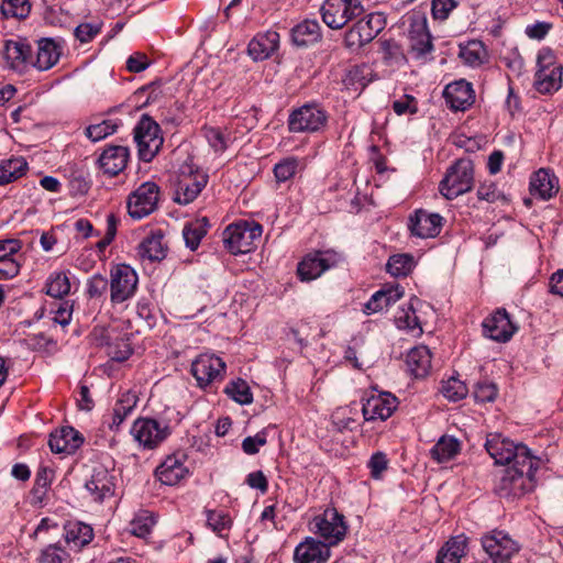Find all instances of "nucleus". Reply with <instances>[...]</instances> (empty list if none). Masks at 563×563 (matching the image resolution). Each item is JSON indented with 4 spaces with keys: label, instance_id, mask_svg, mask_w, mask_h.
Returning <instances> with one entry per match:
<instances>
[{
    "label": "nucleus",
    "instance_id": "f257e3e1",
    "mask_svg": "<svg viewBox=\"0 0 563 563\" xmlns=\"http://www.w3.org/2000/svg\"><path fill=\"white\" fill-rule=\"evenodd\" d=\"M539 456L529 459V463L515 465L504 470L503 475L495 485V493L505 499L519 498L534 489L537 486V471L543 465Z\"/></svg>",
    "mask_w": 563,
    "mask_h": 563
},
{
    "label": "nucleus",
    "instance_id": "f03ea898",
    "mask_svg": "<svg viewBox=\"0 0 563 563\" xmlns=\"http://www.w3.org/2000/svg\"><path fill=\"white\" fill-rule=\"evenodd\" d=\"M208 175L191 161L181 164L175 177L174 201L178 205L192 202L208 184Z\"/></svg>",
    "mask_w": 563,
    "mask_h": 563
},
{
    "label": "nucleus",
    "instance_id": "7ed1b4c3",
    "mask_svg": "<svg viewBox=\"0 0 563 563\" xmlns=\"http://www.w3.org/2000/svg\"><path fill=\"white\" fill-rule=\"evenodd\" d=\"M309 529L322 543L331 548L344 540L349 526L342 514L333 507H328L312 518Z\"/></svg>",
    "mask_w": 563,
    "mask_h": 563
},
{
    "label": "nucleus",
    "instance_id": "20e7f679",
    "mask_svg": "<svg viewBox=\"0 0 563 563\" xmlns=\"http://www.w3.org/2000/svg\"><path fill=\"white\" fill-rule=\"evenodd\" d=\"M485 449L495 463L501 465L509 463L523 465L534 456L527 445L515 443L500 433H489L486 438Z\"/></svg>",
    "mask_w": 563,
    "mask_h": 563
},
{
    "label": "nucleus",
    "instance_id": "39448f33",
    "mask_svg": "<svg viewBox=\"0 0 563 563\" xmlns=\"http://www.w3.org/2000/svg\"><path fill=\"white\" fill-rule=\"evenodd\" d=\"M328 112L317 101L306 102L292 109L288 115L287 125L291 133H317L328 124Z\"/></svg>",
    "mask_w": 563,
    "mask_h": 563
},
{
    "label": "nucleus",
    "instance_id": "423d86ee",
    "mask_svg": "<svg viewBox=\"0 0 563 563\" xmlns=\"http://www.w3.org/2000/svg\"><path fill=\"white\" fill-rule=\"evenodd\" d=\"M474 185V165L468 158L457 159L441 180L440 192L449 200L471 191Z\"/></svg>",
    "mask_w": 563,
    "mask_h": 563
},
{
    "label": "nucleus",
    "instance_id": "0eeeda50",
    "mask_svg": "<svg viewBox=\"0 0 563 563\" xmlns=\"http://www.w3.org/2000/svg\"><path fill=\"white\" fill-rule=\"evenodd\" d=\"M133 134L140 159L146 163L152 162L164 142L158 123L148 114H143L136 123Z\"/></svg>",
    "mask_w": 563,
    "mask_h": 563
},
{
    "label": "nucleus",
    "instance_id": "6e6552de",
    "mask_svg": "<svg viewBox=\"0 0 563 563\" xmlns=\"http://www.w3.org/2000/svg\"><path fill=\"white\" fill-rule=\"evenodd\" d=\"M263 229L258 223H233L223 232V242L225 249L233 255L246 254L255 246V241L260 240Z\"/></svg>",
    "mask_w": 563,
    "mask_h": 563
},
{
    "label": "nucleus",
    "instance_id": "1a4fd4ad",
    "mask_svg": "<svg viewBox=\"0 0 563 563\" xmlns=\"http://www.w3.org/2000/svg\"><path fill=\"white\" fill-rule=\"evenodd\" d=\"M534 88L541 93H551L559 90L562 84V66L556 62L552 49L544 47L537 57Z\"/></svg>",
    "mask_w": 563,
    "mask_h": 563
},
{
    "label": "nucleus",
    "instance_id": "9d476101",
    "mask_svg": "<svg viewBox=\"0 0 563 563\" xmlns=\"http://www.w3.org/2000/svg\"><path fill=\"white\" fill-rule=\"evenodd\" d=\"M320 12L327 26L341 30L350 21L362 15L364 8L361 0H325Z\"/></svg>",
    "mask_w": 563,
    "mask_h": 563
},
{
    "label": "nucleus",
    "instance_id": "9b49d317",
    "mask_svg": "<svg viewBox=\"0 0 563 563\" xmlns=\"http://www.w3.org/2000/svg\"><path fill=\"white\" fill-rule=\"evenodd\" d=\"M481 544L493 563H511L512 556L520 551L518 541L508 532L498 529L484 533Z\"/></svg>",
    "mask_w": 563,
    "mask_h": 563
},
{
    "label": "nucleus",
    "instance_id": "f8f14e48",
    "mask_svg": "<svg viewBox=\"0 0 563 563\" xmlns=\"http://www.w3.org/2000/svg\"><path fill=\"white\" fill-rule=\"evenodd\" d=\"M131 434L140 446L153 450L172 434V428L164 420L139 418L132 424Z\"/></svg>",
    "mask_w": 563,
    "mask_h": 563
},
{
    "label": "nucleus",
    "instance_id": "ddd939ff",
    "mask_svg": "<svg viewBox=\"0 0 563 563\" xmlns=\"http://www.w3.org/2000/svg\"><path fill=\"white\" fill-rule=\"evenodd\" d=\"M139 277L129 265L120 264L110 272V300L113 306L131 299L137 289Z\"/></svg>",
    "mask_w": 563,
    "mask_h": 563
},
{
    "label": "nucleus",
    "instance_id": "4468645a",
    "mask_svg": "<svg viewBox=\"0 0 563 563\" xmlns=\"http://www.w3.org/2000/svg\"><path fill=\"white\" fill-rule=\"evenodd\" d=\"M159 187L154 181H145L128 197V212L133 219H143L157 209Z\"/></svg>",
    "mask_w": 563,
    "mask_h": 563
},
{
    "label": "nucleus",
    "instance_id": "2eb2a0df",
    "mask_svg": "<svg viewBox=\"0 0 563 563\" xmlns=\"http://www.w3.org/2000/svg\"><path fill=\"white\" fill-rule=\"evenodd\" d=\"M341 256L332 251H317L306 255L297 267V274L302 282H310L320 277L325 271L335 267Z\"/></svg>",
    "mask_w": 563,
    "mask_h": 563
},
{
    "label": "nucleus",
    "instance_id": "dca6fc26",
    "mask_svg": "<svg viewBox=\"0 0 563 563\" xmlns=\"http://www.w3.org/2000/svg\"><path fill=\"white\" fill-rule=\"evenodd\" d=\"M225 372V363L213 354H200L191 364V374L200 388L220 382Z\"/></svg>",
    "mask_w": 563,
    "mask_h": 563
},
{
    "label": "nucleus",
    "instance_id": "f3484780",
    "mask_svg": "<svg viewBox=\"0 0 563 563\" xmlns=\"http://www.w3.org/2000/svg\"><path fill=\"white\" fill-rule=\"evenodd\" d=\"M362 412L366 421L387 420L398 406L397 398L390 393L371 391L362 398Z\"/></svg>",
    "mask_w": 563,
    "mask_h": 563
},
{
    "label": "nucleus",
    "instance_id": "a211bd4d",
    "mask_svg": "<svg viewBox=\"0 0 563 563\" xmlns=\"http://www.w3.org/2000/svg\"><path fill=\"white\" fill-rule=\"evenodd\" d=\"M444 219L439 213L417 209L408 217L407 227L412 236L431 239L440 234Z\"/></svg>",
    "mask_w": 563,
    "mask_h": 563
},
{
    "label": "nucleus",
    "instance_id": "6ab92c4d",
    "mask_svg": "<svg viewBox=\"0 0 563 563\" xmlns=\"http://www.w3.org/2000/svg\"><path fill=\"white\" fill-rule=\"evenodd\" d=\"M517 331L518 325L505 308H498L483 321L484 335L496 342H508Z\"/></svg>",
    "mask_w": 563,
    "mask_h": 563
},
{
    "label": "nucleus",
    "instance_id": "aec40b11",
    "mask_svg": "<svg viewBox=\"0 0 563 563\" xmlns=\"http://www.w3.org/2000/svg\"><path fill=\"white\" fill-rule=\"evenodd\" d=\"M408 38L410 52L417 59H426L433 51L432 36L424 16L411 19Z\"/></svg>",
    "mask_w": 563,
    "mask_h": 563
},
{
    "label": "nucleus",
    "instance_id": "412c9836",
    "mask_svg": "<svg viewBox=\"0 0 563 563\" xmlns=\"http://www.w3.org/2000/svg\"><path fill=\"white\" fill-rule=\"evenodd\" d=\"M86 489L95 501L102 503L114 495V475L103 465L93 467L90 479L86 482Z\"/></svg>",
    "mask_w": 563,
    "mask_h": 563
},
{
    "label": "nucleus",
    "instance_id": "4be33fe9",
    "mask_svg": "<svg viewBox=\"0 0 563 563\" xmlns=\"http://www.w3.org/2000/svg\"><path fill=\"white\" fill-rule=\"evenodd\" d=\"M84 443L82 434L70 426L62 427L49 435L48 445L54 453L73 454Z\"/></svg>",
    "mask_w": 563,
    "mask_h": 563
},
{
    "label": "nucleus",
    "instance_id": "5701e85b",
    "mask_svg": "<svg viewBox=\"0 0 563 563\" xmlns=\"http://www.w3.org/2000/svg\"><path fill=\"white\" fill-rule=\"evenodd\" d=\"M446 104L454 111H464L474 103L472 85L466 80L449 84L443 91Z\"/></svg>",
    "mask_w": 563,
    "mask_h": 563
},
{
    "label": "nucleus",
    "instance_id": "b1692460",
    "mask_svg": "<svg viewBox=\"0 0 563 563\" xmlns=\"http://www.w3.org/2000/svg\"><path fill=\"white\" fill-rule=\"evenodd\" d=\"M331 554L330 547L320 540L307 538L294 552L296 563H327Z\"/></svg>",
    "mask_w": 563,
    "mask_h": 563
},
{
    "label": "nucleus",
    "instance_id": "393cba45",
    "mask_svg": "<svg viewBox=\"0 0 563 563\" xmlns=\"http://www.w3.org/2000/svg\"><path fill=\"white\" fill-rule=\"evenodd\" d=\"M2 55L12 69L22 70L32 63V48L24 40L5 41Z\"/></svg>",
    "mask_w": 563,
    "mask_h": 563
},
{
    "label": "nucleus",
    "instance_id": "a878e982",
    "mask_svg": "<svg viewBox=\"0 0 563 563\" xmlns=\"http://www.w3.org/2000/svg\"><path fill=\"white\" fill-rule=\"evenodd\" d=\"M129 150L125 146L113 145L106 148L99 157L100 168L113 177L121 173L128 163Z\"/></svg>",
    "mask_w": 563,
    "mask_h": 563
},
{
    "label": "nucleus",
    "instance_id": "bb28decb",
    "mask_svg": "<svg viewBox=\"0 0 563 563\" xmlns=\"http://www.w3.org/2000/svg\"><path fill=\"white\" fill-rule=\"evenodd\" d=\"M559 181L549 169L540 168L530 179V192L542 200H549L556 195Z\"/></svg>",
    "mask_w": 563,
    "mask_h": 563
},
{
    "label": "nucleus",
    "instance_id": "cd10ccee",
    "mask_svg": "<svg viewBox=\"0 0 563 563\" xmlns=\"http://www.w3.org/2000/svg\"><path fill=\"white\" fill-rule=\"evenodd\" d=\"M279 45V34L276 31L268 30L265 33L257 34L247 46L250 56L254 60H263L275 53Z\"/></svg>",
    "mask_w": 563,
    "mask_h": 563
},
{
    "label": "nucleus",
    "instance_id": "c85d7f7f",
    "mask_svg": "<svg viewBox=\"0 0 563 563\" xmlns=\"http://www.w3.org/2000/svg\"><path fill=\"white\" fill-rule=\"evenodd\" d=\"M188 473L181 457L169 455L165 461L156 467L155 474L159 482L164 485H176Z\"/></svg>",
    "mask_w": 563,
    "mask_h": 563
},
{
    "label": "nucleus",
    "instance_id": "c756f323",
    "mask_svg": "<svg viewBox=\"0 0 563 563\" xmlns=\"http://www.w3.org/2000/svg\"><path fill=\"white\" fill-rule=\"evenodd\" d=\"M322 37L321 26L317 20H303L290 30V38L297 47H307Z\"/></svg>",
    "mask_w": 563,
    "mask_h": 563
},
{
    "label": "nucleus",
    "instance_id": "7c9ffc66",
    "mask_svg": "<svg viewBox=\"0 0 563 563\" xmlns=\"http://www.w3.org/2000/svg\"><path fill=\"white\" fill-rule=\"evenodd\" d=\"M93 529L82 521H67L64 526V538L68 547L81 550L93 539Z\"/></svg>",
    "mask_w": 563,
    "mask_h": 563
},
{
    "label": "nucleus",
    "instance_id": "2f4dec72",
    "mask_svg": "<svg viewBox=\"0 0 563 563\" xmlns=\"http://www.w3.org/2000/svg\"><path fill=\"white\" fill-rule=\"evenodd\" d=\"M62 47L53 38L37 41V52L32 65L38 70H48L59 60Z\"/></svg>",
    "mask_w": 563,
    "mask_h": 563
},
{
    "label": "nucleus",
    "instance_id": "473e14b6",
    "mask_svg": "<svg viewBox=\"0 0 563 563\" xmlns=\"http://www.w3.org/2000/svg\"><path fill=\"white\" fill-rule=\"evenodd\" d=\"M167 245L161 230L151 232L139 245V255L143 260L159 262L166 257Z\"/></svg>",
    "mask_w": 563,
    "mask_h": 563
},
{
    "label": "nucleus",
    "instance_id": "72a5a7b5",
    "mask_svg": "<svg viewBox=\"0 0 563 563\" xmlns=\"http://www.w3.org/2000/svg\"><path fill=\"white\" fill-rule=\"evenodd\" d=\"M408 371L417 378L428 375L431 368V352L426 345L412 347L406 357Z\"/></svg>",
    "mask_w": 563,
    "mask_h": 563
},
{
    "label": "nucleus",
    "instance_id": "f704fd0d",
    "mask_svg": "<svg viewBox=\"0 0 563 563\" xmlns=\"http://www.w3.org/2000/svg\"><path fill=\"white\" fill-rule=\"evenodd\" d=\"M467 538L460 534L451 538L438 551L435 563H460L466 554Z\"/></svg>",
    "mask_w": 563,
    "mask_h": 563
},
{
    "label": "nucleus",
    "instance_id": "c9c22d12",
    "mask_svg": "<svg viewBox=\"0 0 563 563\" xmlns=\"http://www.w3.org/2000/svg\"><path fill=\"white\" fill-rule=\"evenodd\" d=\"M386 21L382 13L373 12L357 20L353 27L366 44L371 43L385 27Z\"/></svg>",
    "mask_w": 563,
    "mask_h": 563
},
{
    "label": "nucleus",
    "instance_id": "e433bc0d",
    "mask_svg": "<svg viewBox=\"0 0 563 563\" xmlns=\"http://www.w3.org/2000/svg\"><path fill=\"white\" fill-rule=\"evenodd\" d=\"M29 169L26 159L12 156L0 162V186H5L21 178Z\"/></svg>",
    "mask_w": 563,
    "mask_h": 563
},
{
    "label": "nucleus",
    "instance_id": "4c0bfd02",
    "mask_svg": "<svg viewBox=\"0 0 563 563\" xmlns=\"http://www.w3.org/2000/svg\"><path fill=\"white\" fill-rule=\"evenodd\" d=\"M461 450L460 441L450 435H442L430 450L431 457L438 463L454 459Z\"/></svg>",
    "mask_w": 563,
    "mask_h": 563
},
{
    "label": "nucleus",
    "instance_id": "58836bf2",
    "mask_svg": "<svg viewBox=\"0 0 563 563\" xmlns=\"http://www.w3.org/2000/svg\"><path fill=\"white\" fill-rule=\"evenodd\" d=\"M137 400V396L131 390L121 394L113 408L112 422L109 424L110 429H118L120 427L125 418L133 411Z\"/></svg>",
    "mask_w": 563,
    "mask_h": 563
},
{
    "label": "nucleus",
    "instance_id": "ea45409f",
    "mask_svg": "<svg viewBox=\"0 0 563 563\" xmlns=\"http://www.w3.org/2000/svg\"><path fill=\"white\" fill-rule=\"evenodd\" d=\"M209 225V220L206 217L185 224L183 229V236L186 246L191 251H196L199 247L201 240L207 234Z\"/></svg>",
    "mask_w": 563,
    "mask_h": 563
},
{
    "label": "nucleus",
    "instance_id": "a19ab883",
    "mask_svg": "<svg viewBox=\"0 0 563 563\" xmlns=\"http://www.w3.org/2000/svg\"><path fill=\"white\" fill-rule=\"evenodd\" d=\"M46 294L53 298H63L70 292V280L67 272H53L47 277Z\"/></svg>",
    "mask_w": 563,
    "mask_h": 563
},
{
    "label": "nucleus",
    "instance_id": "79ce46f5",
    "mask_svg": "<svg viewBox=\"0 0 563 563\" xmlns=\"http://www.w3.org/2000/svg\"><path fill=\"white\" fill-rule=\"evenodd\" d=\"M461 59L468 66H481L486 57L487 51L481 41H470L460 49Z\"/></svg>",
    "mask_w": 563,
    "mask_h": 563
},
{
    "label": "nucleus",
    "instance_id": "37998d69",
    "mask_svg": "<svg viewBox=\"0 0 563 563\" xmlns=\"http://www.w3.org/2000/svg\"><path fill=\"white\" fill-rule=\"evenodd\" d=\"M413 301H418L417 298H412L406 308H400L395 316V323L397 328L409 331L422 332L419 319L413 308Z\"/></svg>",
    "mask_w": 563,
    "mask_h": 563
},
{
    "label": "nucleus",
    "instance_id": "c03bdc74",
    "mask_svg": "<svg viewBox=\"0 0 563 563\" xmlns=\"http://www.w3.org/2000/svg\"><path fill=\"white\" fill-rule=\"evenodd\" d=\"M383 60L387 66H400L406 57L400 44L395 40H384L379 42Z\"/></svg>",
    "mask_w": 563,
    "mask_h": 563
},
{
    "label": "nucleus",
    "instance_id": "a18cd8bd",
    "mask_svg": "<svg viewBox=\"0 0 563 563\" xmlns=\"http://www.w3.org/2000/svg\"><path fill=\"white\" fill-rule=\"evenodd\" d=\"M53 478H54L53 470L45 467V466H42L38 468L36 476H35L34 486L31 492L32 497L35 500V503H42L44 500V497L52 484Z\"/></svg>",
    "mask_w": 563,
    "mask_h": 563
},
{
    "label": "nucleus",
    "instance_id": "49530a36",
    "mask_svg": "<svg viewBox=\"0 0 563 563\" xmlns=\"http://www.w3.org/2000/svg\"><path fill=\"white\" fill-rule=\"evenodd\" d=\"M415 261L409 254H395L389 257L386 268L395 277L407 276L413 268Z\"/></svg>",
    "mask_w": 563,
    "mask_h": 563
},
{
    "label": "nucleus",
    "instance_id": "de8ad7c7",
    "mask_svg": "<svg viewBox=\"0 0 563 563\" xmlns=\"http://www.w3.org/2000/svg\"><path fill=\"white\" fill-rule=\"evenodd\" d=\"M207 526L219 537H223L231 529L232 519L223 510H207Z\"/></svg>",
    "mask_w": 563,
    "mask_h": 563
},
{
    "label": "nucleus",
    "instance_id": "09e8293b",
    "mask_svg": "<svg viewBox=\"0 0 563 563\" xmlns=\"http://www.w3.org/2000/svg\"><path fill=\"white\" fill-rule=\"evenodd\" d=\"M1 14L5 18L25 19L31 11L29 0H2Z\"/></svg>",
    "mask_w": 563,
    "mask_h": 563
},
{
    "label": "nucleus",
    "instance_id": "8fccbe9b",
    "mask_svg": "<svg viewBox=\"0 0 563 563\" xmlns=\"http://www.w3.org/2000/svg\"><path fill=\"white\" fill-rule=\"evenodd\" d=\"M225 394L240 405H249L253 401L250 386L243 379H236L227 385Z\"/></svg>",
    "mask_w": 563,
    "mask_h": 563
},
{
    "label": "nucleus",
    "instance_id": "3c124183",
    "mask_svg": "<svg viewBox=\"0 0 563 563\" xmlns=\"http://www.w3.org/2000/svg\"><path fill=\"white\" fill-rule=\"evenodd\" d=\"M441 393L448 400L459 401L467 396L468 389L464 382L455 377H450L442 383Z\"/></svg>",
    "mask_w": 563,
    "mask_h": 563
},
{
    "label": "nucleus",
    "instance_id": "603ef678",
    "mask_svg": "<svg viewBox=\"0 0 563 563\" xmlns=\"http://www.w3.org/2000/svg\"><path fill=\"white\" fill-rule=\"evenodd\" d=\"M118 129V123L114 120L108 119L100 123L91 124L86 129V136L92 142H99L107 136L113 134Z\"/></svg>",
    "mask_w": 563,
    "mask_h": 563
},
{
    "label": "nucleus",
    "instance_id": "864d4df0",
    "mask_svg": "<svg viewBox=\"0 0 563 563\" xmlns=\"http://www.w3.org/2000/svg\"><path fill=\"white\" fill-rule=\"evenodd\" d=\"M106 353L111 361L124 362L132 355L133 350L128 339L117 338L108 344Z\"/></svg>",
    "mask_w": 563,
    "mask_h": 563
},
{
    "label": "nucleus",
    "instance_id": "5fc2aeb1",
    "mask_svg": "<svg viewBox=\"0 0 563 563\" xmlns=\"http://www.w3.org/2000/svg\"><path fill=\"white\" fill-rule=\"evenodd\" d=\"M205 137L216 153H223L232 141L230 133L212 126L205 129Z\"/></svg>",
    "mask_w": 563,
    "mask_h": 563
},
{
    "label": "nucleus",
    "instance_id": "6e6d98bb",
    "mask_svg": "<svg viewBox=\"0 0 563 563\" xmlns=\"http://www.w3.org/2000/svg\"><path fill=\"white\" fill-rule=\"evenodd\" d=\"M155 520L147 511H142L130 522V532L133 536L144 538L150 534Z\"/></svg>",
    "mask_w": 563,
    "mask_h": 563
},
{
    "label": "nucleus",
    "instance_id": "4d7b16f0",
    "mask_svg": "<svg viewBox=\"0 0 563 563\" xmlns=\"http://www.w3.org/2000/svg\"><path fill=\"white\" fill-rule=\"evenodd\" d=\"M299 167V161L296 157H287L274 167V175L279 183L289 180L295 176Z\"/></svg>",
    "mask_w": 563,
    "mask_h": 563
},
{
    "label": "nucleus",
    "instance_id": "13d9d810",
    "mask_svg": "<svg viewBox=\"0 0 563 563\" xmlns=\"http://www.w3.org/2000/svg\"><path fill=\"white\" fill-rule=\"evenodd\" d=\"M473 394L477 402H490L496 399L498 388L495 383L484 379L475 384Z\"/></svg>",
    "mask_w": 563,
    "mask_h": 563
},
{
    "label": "nucleus",
    "instance_id": "bf43d9fd",
    "mask_svg": "<svg viewBox=\"0 0 563 563\" xmlns=\"http://www.w3.org/2000/svg\"><path fill=\"white\" fill-rule=\"evenodd\" d=\"M110 287L108 279L101 274H93L86 284V294L90 299L102 298Z\"/></svg>",
    "mask_w": 563,
    "mask_h": 563
},
{
    "label": "nucleus",
    "instance_id": "052dcab7",
    "mask_svg": "<svg viewBox=\"0 0 563 563\" xmlns=\"http://www.w3.org/2000/svg\"><path fill=\"white\" fill-rule=\"evenodd\" d=\"M455 0H432L431 12L435 20H446L450 12L456 8Z\"/></svg>",
    "mask_w": 563,
    "mask_h": 563
},
{
    "label": "nucleus",
    "instance_id": "680f3d73",
    "mask_svg": "<svg viewBox=\"0 0 563 563\" xmlns=\"http://www.w3.org/2000/svg\"><path fill=\"white\" fill-rule=\"evenodd\" d=\"M267 443L266 433L264 431L257 432L253 437H246L242 441V450L249 455L256 454L261 446Z\"/></svg>",
    "mask_w": 563,
    "mask_h": 563
},
{
    "label": "nucleus",
    "instance_id": "e2e57ef3",
    "mask_svg": "<svg viewBox=\"0 0 563 563\" xmlns=\"http://www.w3.org/2000/svg\"><path fill=\"white\" fill-rule=\"evenodd\" d=\"M66 553L59 547L48 545L44 549L37 558V563H64L66 561Z\"/></svg>",
    "mask_w": 563,
    "mask_h": 563
},
{
    "label": "nucleus",
    "instance_id": "0e129e2a",
    "mask_svg": "<svg viewBox=\"0 0 563 563\" xmlns=\"http://www.w3.org/2000/svg\"><path fill=\"white\" fill-rule=\"evenodd\" d=\"M367 466L371 470L372 477L377 479L387 470L388 459L385 453L376 452L371 456Z\"/></svg>",
    "mask_w": 563,
    "mask_h": 563
},
{
    "label": "nucleus",
    "instance_id": "69168bd1",
    "mask_svg": "<svg viewBox=\"0 0 563 563\" xmlns=\"http://www.w3.org/2000/svg\"><path fill=\"white\" fill-rule=\"evenodd\" d=\"M477 198L487 202H495L500 198H504L503 194L497 190L494 183H484L477 189Z\"/></svg>",
    "mask_w": 563,
    "mask_h": 563
},
{
    "label": "nucleus",
    "instance_id": "338daca9",
    "mask_svg": "<svg viewBox=\"0 0 563 563\" xmlns=\"http://www.w3.org/2000/svg\"><path fill=\"white\" fill-rule=\"evenodd\" d=\"M100 32V26L91 23L79 24L74 34L81 43L90 42Z\"/></svg>",
    "mask_w": 563,
    "mask_h": 563
},
{
    "label": "nucleus",
    "instance_id": "774afa93",
    "mask_svg": "<svg viewBox=\"0 0 563 563\" xmlns=\"http://www.w3.org/2000/svg\"><path fill=\"white\" fill-rule=\"evenodd\" d=\"M54 314V323L59 324L62 327L68 325L71 321L73 305L69 301L60 302L58 308L55 310Z\"/></svg>",
    "mask_w": 563,
    "mask_h": 563
}]
</instances>
